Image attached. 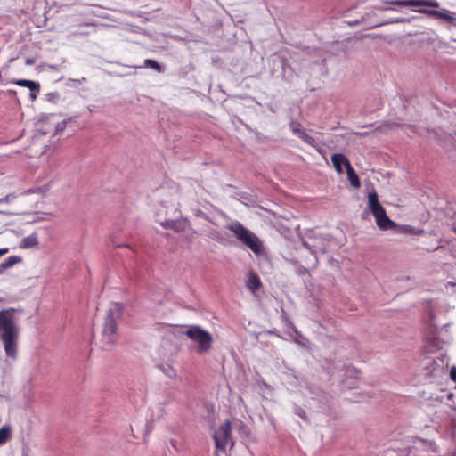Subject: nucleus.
Instances as JSON below:
<instances>
[{
    "label": "nucleus",
    "mask_w": 456,
    "mask_h": 456,
    "mask_svg": "<svg viewBox=\"0 0 456 456\" xmlns=\"http://www.w3.org/2000/svg\"><path fill=\"white\" fill-rule=\"evenodd\" d=\"M16 309L0 311V339L8 357L16 359L20 329L14 320Z\"/></svg>",
    "instance_id": "nucleus-1"
},
{
    "label": "nucleus",
    "mask_w": 456,
    "mask_h": 456,
    "mask_svg": "<svg viewBox=\"0 0 456 456\" xmlns=\"http://www.w3.org/2000/svg\"><path fill=\"white\" fill-rule=\"evenodd\" d=\"M123 314V306L119 303H112L104 318L102 330L98 345L102 350L109 351L115 344V334L118 330V321Z\"/></svg>",
    "instance_id": "nucleus-2"
},
{
    "label": "nucleus",
    "mask_w": 456,
    "mask_h": 456,
    "mask_svg": "<svg viewBox=\"0 0 456 456\" xmlns=\"http://www.w3.org/2000/svg\"><path fill=\"white\" fill-rule=\"evenodd\" d=\"M389 3L400 6L417 8L414 9L417 12L436 19H443L456 25V17L452 12L447 9L435 10L440 6L436 0H394Z\"/></svg>",
    "instance_id": "nucleus-3"
},
{
    "label": "nucleus",
    "mask_w": 456,
    "mask_h": 456,
    "mask_svg": "<svg viewBox=\"0 0 456 456\" xmlns=\"http://www.w3.org/2000/svg\"><path fill=\"white\" fill-rule=\"evenodd\" d=\"M244 246L249 248L256 256L265 254L262 240L253 232L246 228L240 222L232 221L226 227Z\"/></svg>",
    "instance_id": "nucleus-4"
},
{
    "label": "nucleus",
    "mask_w": 456,
    "mask_h": 456,
    "mask_svg": "<svg viewBox=\"0 0 456 456\" xmlns=\"http://www.w3.org/2000/svg\"><path fill=\"white\" fill-rule=\"evenodd\" d=\"M368 206L381 230H391L395 227V223L387 216L385 208L379 202L378 194L374 190L368 195Z\"/></svg>",
    "instance_id": "nucleus-5"
},
{
    "label": "nucleus",
    "mask_w": 456,
    "mask_h": 456,
    "mask_svg": "<svg viewBox=\"0 0 456 456\" xmlns=\"http://www.w3.org/2000/svg\"><path fill=\"white\" fill-rule=\"evenodd\" d=\"M184 334L191 340L198 343L197 354H202L208 353L211 349L213 338L207 330L200 326H191L184 331Z\"/></svg>",
    "instance_id": "nucleus-6"
},
{
    "label": "nucleus",
    "mask_w": 456,
    "mask_h": 456,
    "mask_svg": "<svg viewBox=\"0 0 456 456\" xmlns=\"http://www.w3.org/2000/svg\"><path fill=\"white\" fill-rule=\"evenodd\" d=\"M231 436V422L225 420L214 434V440L217 450H224Z\"/></svg>",
    "instance_id": "nucleus-7"
},
{
    "label": "nucleus",
    "mask_w": 456,
    "mask_h": 456,
    "mask_svg": "<svg viewBox=\"0 0 456 456\" xmlns=\"http://www.w3.org/2000/svg\"><path fill=\"white\" fill-rule=\"evenodd\" d=\"M160 225L165 229H171L175 232H183L189 225V222L185 218H179L175 220L167 219L160 222Z\"/></svg>",
    "instance_id": "nucleus-8"
},
{
    "label": "nucleus",
    "mask_w": 456,
    "mask_h": 456,
    "mask_svg": "<svg viewBox=\"0 0 456 456\" xmlns=\"http://www.w3.org/2000/svg\"><path fill=\"white\" fill-rule=\"evenodd\" d=\"M332 164L338 174L343 173L342 165L346 167V161H349L346 157L342 153H335L331 157Z\"/></svg>",
    "instance_id": "nucleus-9"
},
{
    "label": "nucleus",
    "mask_w": 456,
    "mask_h": 456,
    "mask_svg": "<svg viewBox=\"0 0 456 456\" xmlns=\"http://www.w3.org/2000/svg\"><path fill=\"white\" fill-rule=\"evenodd\" d=\"M346 173H347V178L350 182V184L354 188H359L361 186L359 177L355 171L354 170L353 167L351 166L349 161H346Z\"/></svg>",
    "instance_id": "nucleus-10"
},
{
    "label": "nucleus",
    "mask_w": 456,
    "mask_h": 456,
    "mask_svg": "<svg viewBox=\"0 0 456 456\" xmlns=\"http://www.w3.org/2000/svg\"><path fill=\"white\" fill-rule=\"evenodd\" d=\"M21 257L19 256H11L0 264V273L10 269L13 265L21 262Z\"/></svg>",
    "instance_id": "nucleus-11"
},
{
    "label": "nucleus",
    "mask_w": 456,
    "mask_h": 456,
    "mask_svg": "<svg viewBox=\"0 0 456 456\" xmlns=\"http://www.w3.org/2000/svg\"><path fill=\"white\" fill-rule=\"evenodd\" d=\"M12 436V428L4 425L0 428V445L4 444Z\"/></svg>",
    "instance_id": "nucleus-12"
},
{
    "label": "nucleus",
    "mask_w": 456,
    "mask_h": 456,
    "mask_svg": "<svg viewBox=\"0 0 456 456\" xmlns=\"http://www.w3.org/2000/svg\"><path fill=\"white\" fill-rule=\"evenodd\" d=\"M15 85L22 87H28L30 91L34 89H37V84L35 81L28 80V79H19L14 82Z\"/></svg>",
    "instance_id": "nucleus-13"
},
{
    "label": "nucleus",
    "mask_w": 456,
    "mask_h": 456,
    "mask_svg": "<svg viewBox=\"0 0 456 456\" xmlns=\"http://www.w3.org/2000/svg\"><path fill=\"white\" fill-rule=\"evenodd\" d=\"M297 137H299L301 140H303L305 142L311 146H315V139L305 133V131L303 129L302 131H297Z\"/></svg>",
    "instance_id": "nucleus-14"
},
{
    "label": "nucleus",
    "mask_w": 456,
    "mask_h": 456,
    "mask_svg": "<svg viewBox=\"0 0 456 456\" xmlns=\"http://www.w3.org/2000/svg\"><path fill=\"white\" fill-rule=\"evenodd\" d=\"M23 247L31 248L38 244L37 236L36 234H31L22 240Z\"/></svg>",
    "instance_id": "nucleus-15"
},
{
    "label": "nucleus",
    "mask_w": 456,
    "mask_h": 456,
    "mask_svg": "<svg viewBox=\"0 0 456 456\" xmlns=\"http://www.w3.org/2000/svg\"><path fill=\"white\" fill-rule=\"evenodd\" d=\"M143 68H151L159 72L162 71V69H161V66L159 65V63L158 61H156L155 60H151V59H146L144 61Z\"/></svg>",
    "instance_id": "nucleus-16"
},
{
    "label": "nucleus",
    "mask_w": 456,
    "mask_h": 456,
    "mask_svg": "<svg viewBox=\"0 0 456 456\" xmlns=\"http://www.w3.org/2000/svg\"><path fill=\"white\" fill-rule=\"evenodd\" d=\"M246 285H261V281L256 273L250 272Z\"/></svg>",
    "instance_id": "nucleus-17"
},
{
    "label": "nucleus",
    "mask_w": 456,
    "mask_h": 456,
    "mask_svg": "<svg viewBox=\"0 0 456 456\" xmlns=\"http://www.w3.org/2000/svg\"><path fill=\"white\" fill-rule=\"evenodd\" d=\"M170 444L176 452H182L184 449L183 443L175 439H171Z\"/></svg>",
    "instance_id": "nucleus-18"
},
{
    "label": "nucleus",
    "mask_w": 456,
    "mask_h": 456,
    "mask_svg": "<svg viewBox=\"0 0 456 456\" xmlns=\"http://www.w3.org/2000/svg\"><path fill=\"white\" fill-rule=\"evenodd\" d=\"M162 371L168 377L172 378L175 376V370L170 366H161Z\"/></svg>",
    "instance_id": "nucleus-19"
},
{
    "label": "nucleus",
    "mask_w": 456,
    "mask_h": 456,
    "mask_svg": "<svg viewBox=\"0 0 456 456\" xmlns=\"http://www.w3.org/2000/svg\"><path fill=\"white\" fill-rule=\"evenodd\" d=\"M46 99H47V101H49L53 103H56V102H58V101L60 99V95L56 92L49 93L46 94Z\"/></svg>",
    "instance_id": "nucleus-20"
},
{
    "label": "nucleus",
    "mask_w": 456,
    "mask_h": 456,
    "mask_svg": "<svg viewBox=\"0 0 456 456\" xmlns=\"http://www.w3.org/2000/svg\"><path fill=\"white\" fill-rule=\"evenodd\" d=\"M290 130L292 133L297 136V131H302L301 126L299 123L292 121L289 125Z\"/></svg>",
    "instance_id": "nucleus-21"
},
{
    "label": "nucleus",
    "mask_w": 456,
    "mask_h": 456,
    "mask_svg": "<svg viewBox=\"0 0 456 456\" xmlns=\"http://www.w3.org/2000/svg\"><path fill=\"white\" fill-rule=\"evenodd\" d=\"M66 126H67V120H63L61 122L57 123L56 127H55V134H60V133L63 132L66 128Z\"/></svg>",
    "instance_id": "nucleus-22"
},
{
    "label": "nucleus",
    "mask_w": 456,
    "mask_h": 456,
    "mask_svg": "<svg viewBox=\"0 0 456 456\" xmlns=\"http://www.w3.org/2000/svg\"><path fill=\"white\" fill-rule=\"evenodd\" d=\"M15 199H16V195L15 194H13V193L8 194L4 198L0 200V204L1 203H10V202H12Z\"/></svg>",
    "instance_id": "nucleus-23"
},
{
    "label": "nucleus",
    "mask_w": 456,
    "mask_h": 456,
    "mask_svg": "<svg viewBox=\"0 0 456 456\" xmlns=\"http://www.w3.org/2000/svg\"><path fill=\"white\" fill-rule=\"evenodd\" d=\"M295 413H296L298 417H300L302 419H304V420H305V419H306V413H305V411L302 408H300V407H298V406H296V407H295Z\"/></svg>",
    "instance_id": "nucleus-24"
},
{
    "label": "nucleus",
    "mask_w": 456,
    "mask_h": 456,
    "mask_svg": "<svg viewBox=\"0 0 456 456\" xmlns=\"http://www.w3.org/2000/svg\"><path fill=\"white\" fill-rule=\"evenodd\" d=\"M248 289L253 296L258 297L261 287H248Z\"/></svg>",
    "instance_id": "nucleus-25"
},
{
    "label": "nucleus",
    "mask_w": 456,
    "mask_h": 456,
    "mask_svg": "<svg viewBox=\"0 0 456 456\" xmlns=\"http://www.w3.org/2000/svg\"><path fill=\"white\" fill-rule=\"evenodd\" d=\"M39 90H40V85H39V84H37V89H34L33 91H30V98H31L32 100L37 99V94H38V93H39Z\"/></svg>",
    "instance_id": "nucleus-26"
},
{
    "label": "nucleus",
    "mask_w": 456,
    "mask_h": 456,
    "mask_svg": "<svg viewBox=\"0 0 456 456\" xmlns=\"http://www.w3.org/2000/svg\"><path fill=\"white\" fill-rule=\"evenodd\" d=\"M321 155L324 156L326 151L325 149L315 142V146H313Z\"/></svg>",
    "instance_id": "nucleus-27"
},
{
    "label": "nucleus",
    "mask_w": 456,
    "mask_h": 456,
    "mask_svg": "<svg viewBox=\"0 0 456 456\" xmlns=\"http://www.w3.org/2000/svg\"><path fill=\"white\" fill-rule=\"evenodd\" d=\"M450 378L456 382V367L453 366L450 370Z\"/></svg>",
    "instance_id": "nucleus-28"
},
{
    "label": "nucleus",
    "mask_w": 456,
    "mask_h": 456,
    "mask_svg": "<svg viewBox=\"0 0 456 456\" xmlns=\"http://www.w3.org/2000/svg\"><path fill=\"white\" fill-rule=\"evenodd\" d=\"M69 82H72V83H76L77 85H81L83 83H86V77H82L80 79H69Z\"/></svg>",
    "instance_id": "nucleus-29"
},
{
    "label": "nucleus",
    "mask_w": 456,
    "mask_h": 456,
    "mask_svg": "<svg viewBox=\"0 0 456 456\" xmlns=\"http://www.w3.org/2000/svg\"><path fill=\"white\" fill-rule=\"evenodd\" d=\"M8 252H9V248H0V257H2L3 256L6 255Z\"/></svg>",
    "instance_id": "nucleus-30"
},
{
    "label": "nucleus",
    "mask_w": 456,
    "mask_h": 456,
    "mask_svg": "<svg viewBox=\"0 0 456 456\" xmlns=\"http://www.w3.org/2000/svg\"><path fill=\"white\" fill-rule=\"evenodd\" d=\"M25 63L28 66H32L35 64V60L31 58H27Z\"/></svg>",
    "instance_id": "nucleus-31"
},
{
    "label": "nucleus",
    "mask_w": 456,
    "mask_h": 456,
    "mask_svg": "<svg viewBox=\"0 0 456 456\" xmlns=\"http://www.w3.org/2000/svg\"><path fill=\"white\" fill-rule=\"evenodd\" d=\"M94 15L95 16H98L100 18H102V19H109V16L107 14H98V13H95V12H93Z\"/></svg>",
    "instance_id": "nucleus-32"
},
{
    "label": "nucleus",
    "mask_w": 456,
    "mask_h": 456,
    "mask_svg": "<svg viewBox=\"0 0 456 456\" xmlns=\"http://www.w3.org/2000/svg\"><path fill=\"white\" fill-rule=\"evenodd\" d=\"M306 273H307V272L305 269H298V274L301 275V274H306Z\"/></svg>",
    "instance_id": "nucleus-33"
},
{
    "label": "nucleus",
    "mask_w": 456,
    "mask_h": 456,
    "mask_svg": "<svg viewBox=\"0 0 456 456\" xmlns=\"http://www.w3.org/2000/svg\"><path fill=\"white\" fill-rule=\"evenodd\" d=\"M49 68H50V69H53V70H56V69H57V68H56V66H55V65H49Z\"/></svg>",
    "instance_id": "nucleus-34"
},
{
    "label": "nucleus",
    "mask_w": 456,
    "mask_h": 456,
    "mask_svg": "<svg viewBox=\"0 0 456 456\" xmlns=\"http://www.w3.org/2000/svg\"><path fill=\"white\" fill-rule=\"evenodd\" d=\"M447 285L452 286V285H456V283H455V282H453V281H449V282L447 283Z\"/></svg>",
    "instance_id": "nucleus-35"
},
{
    "label": "nucleus",
    "mask_w": 456,
    "mask_h": 456,
    "mask_svg": "<svg viewBox=\"0 0 456 456\" xmlns=\"http://www.w3.org/2000/svg\"><path fill=\"white\" fill-rule=\"evenodd\" d=\"M452 231L456 233V226L452 227Z\"/></svg>",
    "instance_id": "nucleus-36"
}]
</instances>
